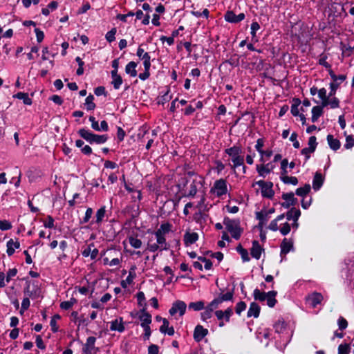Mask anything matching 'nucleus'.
<instances>
[{"instance_id": "f257e3e1", "label": "nucleus", "mask_w": 354, "mask_h": 354, "mask_svg": "<svg viewBox=\"0 0 354 354\" xmlns=\"http://www.w3.org/2000/svg\"><path fill=\"white\" fill-rule=\"evenodd\" d=\"M77 133L82 139L85 140L90 145H102L106 142L109 139V136L106 134H95L85 128L80 129L77 131Z\"/></svg>"}, {"instance_id": "f03ea898", "label": "nucleus", "mask_w": 354, "mask_h": 354, "mask_svg": "<svg viewBox=\"0 0 354 354\" xmlns=\"http://www.w3.org/2000/svg\"><path fill=\"white\" fill-rule=\"evenodd\" d=\"M328 24L333 26L337 24L339 18L342 19L348 15L345 11L344 6L336 2H334L330 5L328 8Z\"/></svg>"}, {"instance_id": "7ed1b4c3", "label": "nucleus", "mask_w": 354, "mask_h": 354, "mask_svg": "<svg viewBox=\"0 0 354 354\" xmlns=\"http://www.w3.org/2000/svg\"><path fill=\"white\" fill-rule=\"evenodd\" d=\"M277 295V291L270 290L268 292L261 291L258 288L254 289L253 297L255 301H264L267 300V305L270 308H273L277 303L275 297Z\"/></svg>"}, {"instance_id": "20e7f679", "label": "nucleus", "mask_w": 354, "mask_h": 354, "mask_svg": "<svg viewBox=\"0 0 354 354\" xmlns=\"http://www.w3.org/2000/svg\"><path fill=\"white\" fill-rule=\"evenodd\" d=\"M223 223L225 225L226 230L231 234L232 237L235 240H239L243 232V228L240 226V220L231 219L225 216Z\"/></svg>"}, {"instance_id": "39448f33", "label": "nucleus", "mask_w": 354, "mask_h": 354, "mask_svg": "<svg viewBox=\"0 0 354 354\" xmlns=\"http://www.w3.org/2000/svg\"><path fill=\"white\" fill-rule=\"evenodd\" d=\"M234 287L235 286H234L232 290L227 291L225 293H223V289L220 288L221 292L218 296L214 298L210 303H209L207 306H209V308L214 311V310L218 308L219 305H221L223 302L233 301Z\"/></svg>"}, {"instance_id": "423d86ee", "label": "nucleus", "mask_w": 354, "mask_h": 354, "mask_svg": "<svg viewBox=\"0 0 354 354\" xmlns=\"http://www.w3.org/2000/svg\"><path fill=\"white\" fill-rule=\"evenodd\" d=\"M256 185H258L261 187V196L263 198L269 199H272L273 198L274 192L272 189L274 185L272 182L260 180L259 181L254 182L252 187H254Z\"/></svg>"}, {"instance_id": "0eeeda50", "label": "nucleus", "mask_w": 354, "mask_h": 354, "mask_svg": "<svg viewBox=\"0 0 354 354\" xmlns=\"http://www.w3.org/2000/svg\"><path fill=\"white\" fill-rule=\"evenodd\" d=\"M24 293L31 298L39 297L41 293V289L38 286V281H26V286L24 288Z\"/></svg>"}, {"instance_id": "6e6552de", "label": "nucleus", "mask_w": 354, "mask_h": 354, "mask_svg": "<svg viewBox=\"0 0 354 354\" xmlns=\"http://www.w3.org/2000/svg\"><path fill=\"white\" fill-rule=\"evenodd\" d=\"M214 189L216 190V196L218 197L226 194L227 192V181L223 178L216 180L214 183V187L211 188L210 192H212Z\"/></svg>"}, {"instance_id": "1a4fd4ad", "label": "nucleus", "mask_w": 354, "mask_h": 354, "mask_svg": "<svg viewBox=\"0 0 354 354\" xmlns=\"http://www.w3.org/2000/svg\"><path fill=\"white\" fill-rule=\"evenodd\" d=\"M187 305L185 301L176 300L172 304L171 308L169 310L170 315L174 316L178 312L180 316H183L186 311Z\"/></svg>"}, {"instance_id": "9d476101", "label": "nucleus", "mask_w": 354, "mask_h": 354, "mask_svg": "<svg viewBox=\"0 0 354 354\" xmlns=\"http://www.w3.org/2000/svg\"><path fill=\"white\" fill-rule=\"evenodd\" d=\"M281 198L286 201L280 203L283 208L288 209L290 206H295L297 203V198L295 197L294 193L290 192L283 193Z\"/></svg>"}, {"instance_id": "9b49d317", "label": "nucleus", "mask_w": 354, "mask_h": 354, "mask_svg": "<svg viewBox=\"0 0 354 354\" xmlns=\"http://www.w3.org/2000/svg\"><path fill=\"white\" fill-rule=\"evenodd\" d=\"M139 319L141 321V327L149 326L152 322L151 315L147 311V304H144V308L140 310Z\"/></svg>"}, {"instance_id": "f8f14e48", "label": "nucleus", "mask_w": 354, "mask_h": 354, "mask_svg": "<svg viewBox=\"0 0 354 354\" xmlns=\"http://www.w3.org/2000/svg\"><path fill=\"white\" fill-rule=\"evenodd\" d=\"M245 17L243 12L239 13L236 15L232 10H227L224 15V19L226 21L232 24H237L243 21Z\"/></svg>"}, {"instance_id": "ddd939ff", "label": "nucleus", "mask_w": 354, "mask_h": 354, "mask_svg": "<svg viewBox=\"0 0 354 354\" xmlns=\"http://www.w3.org/2000/svg\"><path fill=\"white\" fill-rule=\"evenodd\" d=\"M301 216V211L299 209H296L295 207H292L289 211H288L286 214V217L288 221L293 220V223L292 226L293 228H297L299 226V223H297L299 218Z\"/></svg>"}, {"instance_id": "4468645a", "label": "nucleus", "mask_w": 354, "mask_h": 354, "mask_svg": "<svg viewBox=\"0 0 354 354\" xmlns=\"http://www.w3.org/2000/svg\"><path fill=\"white\" fill-rule=\"evenodd\" d=\"M204 183L203 178L201 176H198V178L193 180L192 183L190 185V189L188 193H186L185 192L183 194V196L187 197H194L195 195L197 193V184L203 185Z\"/></svg>"}, {"instance_id": "2eb2a0df", "label": "nucleus", "mask_w": 354, "mask_h": 354, "mask_svg": "<svg viewBox=\"0 0 354 354\" xmlns=\"http://www.w3.org/2000/svg\"><path fill=\"white\" fill-rule=\"evenodd\" d=\"M324 297L323 295L317 292H313L308 295L306 297V301L313 308H315L318 304H320Z\"/></svg>"}, {"instance_id": "dca6fc26", "label": "nucleus", "mask_w": 354, "mask_h": 354, "mask_svg": "<svg viewBox=\"0 0 354 354\" xmlns=\"http://www.w3.org/2000/svg\"><path fill=\"white\" fill-rule=\"evenodd\" d=\"M207 334L208 330L198 324L194 328L193 337L195 342H200Z\"/></svg>"}, {"instance_id": "f3484780", "label": "nucleus", "mask_w": 354, "mask_h": 354, "mask_svg": "<svg viewBox=\"0 0 354 354\" xmlns=\"http://www.w3.org/2000/svg\"><path fill=\"white\" fill-rule=\"evenodd\" d=\"M252 246L250 249V254L251 256L259 260L261 258V255L262 252L264 251V249L260 245L259 243L257 240L252 241Z\"/></svg>"}, {"instance_id": "a211bd4d", "label": "nucleus", "mask_w": 354, "mask_h": 354, "mask_svg": "<svg viewBox=\"0 0 354 354\" xmlns=\"http://www.w3.org/2000/svg\"><path fill=\"white\" fill-rule=\"evenodd\" d=\"M110 330L111 331H118L122 333L125 330L124 326L123 318L120 317L119 319H115L111 322Z\"/></svg>"}, {"instance_id": "6ab92c4d", "label": "nucleus", "mask_w": 354, "mask_h": 354, "mask_svg": "<svg viewBox=\"0 0 354 354\" xmlns=\"http://www.w3.org/2000/svg\"><path fill=\"white\" fill-rule=\"evenodd\" d=\"M324 182V177L322 174L317 171L315 172L313 180V189L316 192L320 189Z\"/></svg>"}, {"instance_id": "aec40b11", "label": "nucleus", "mask_w": 354, "mask_h": 354, "mask_svg": "<svg viewBox=\"0 0 354 354\" xmlns=\"http://www.w3.org/2000/svg\"><path fill=\"white\" fill-rule=\"evenodd\" d=\"M261 307L257 303L253 301L250 304V307L247 313V317H254V318H257L259 317Z\"/></svg>"}, {"instance_id": "412c9836", "label": "nucleus", "mask_w": 354, "mask_h": 354, "mask_svg": "<svg viewBox=\"0 0 354 354\" xmlns=\"http://www.w3.org/2000/svg\"><path fill=\"white\" fill-rule=\"evenodd\" d=\"M281 252L280 255L286 256L292 249H293L292 241H288L286 238H284L281 243Z\"/></svg>"}, {"instance_id": "4be33fe9", "label": "nucleus", "mask_w": 354, "mask_h": 354, "mask_svg": "<svg viewBox=\"0 0 354 354\" xmlns=\"http://www.w3.org/2000/svg\"><path fill=\"white\" fill-rule=\"evenodd\" d=\"M6 252L9 257L12 256L15 253V249H18L20 247V243L18 239L14 241L13 239H10L6 243Z\"/></svg>"}, {"instance_id": "5701e85b", "label": "nucleus", "mask_w": 354, "mask_h": 354, "mask_svg": "<svg viewBox=\"0 0 354 354\" xmlns=\"http://www.w3.org/2000/svg\"><path fill=\"white\" fill-rule=\"evenodd\" d=\"M274 169V166L271 163H268L266 165H257V171L259 176L265 177V174H270L272 169Z\"/></svg>"}, {"instance_id": "b1692460", "label": "nucleus", "mask_w": 354, "mask_h": 354, "mask_svg": "<svg viewBox=\"0 0 354 354\" xmlns=\"http://www.w3.org/2000/svg\"><path fill=\"white\" fill-rule=\"evenodd\" d=\"M136 266H133L131 268L129 275L126 278L125 280H122L120 283L121 286L123 288H126L127 287V285H130L133 283V279L136 277V274L135 273Z\"/></svg>"}, {"instance_id": "393cba45", "label": "nucleus", "mask_w": 354, "mask_h": 354, "mask_svg": "<svg viewBox=\"0 0 354 354\" xmlns=\"http://www.w3.org/2000/svg\"><path fill=\"white\" fill-rule=\"evenodd\" d=\"M198 239V234L196 232H187L184 234V242L186 245L194 244Z\"/></svg>"}, {"instance_id": "a878e982", "label": "nucleus", "mask_w": 354, "mask_h": 354, "mask_svg": "<svg viewBox=\"0 0 354 354\" xmlns=\"http://www.w3.org/2000/svg\"><path fill=\"white\" fill-rule=\"evenodd\" d=\"M328 144L330 147V148L333 151L338 150L341 147V142L340 141L337 139L334 138L333 136L331 134H328L326 138Z\"/></svg>"}, {"instance_id": "bb28decb", "label": "nucleus", "mask_w": 354, "mask_h": 354, "mask_svg": "<svg viewBox=\"0 0 354 354\" xmlns=\"http://www.w3.org/2000/svg\"><path fill=\"white\" fill-rule=\"evenodd\" d=\"M242 152L241 147L238 145H234L232 147L225 149V153L232 158H234L236 156H239L242 153Z\"/></svg>"}, {"instance_id": "cd10ccee", "label": "nucleus", "mask_w": 354, "mask_h": 354, "mask_svg": "<svg viewBox=\"0 0 354 354\" xmlns=\"http://www.w3.org/2000/svg\"><path fill=\"white\" fill-rule=\"evenodd\" d=\"M138 64L133 61L129 62L125 66V73L129 75L132 77H135L138 75L136 71Z\"/></svg>"}, {"instance_id": "c85d7f7f", "label": "nucleus", "mask_w": 354, "mask_h": 354, "mask_svg": "<svg viewBox=\"0 0 354 354\" xmlns=\"http://www.w3.org/2000/svg\"><path fill=\"white\" fill-rule=\"evenodd\" d=\"M13 97L22 100L24 104L26 105H31L32 104V100L29 97L28 93H27L18 92L13 95Z\"/></svg>"}, {"instance_id": "c756f323", "label": "nucleus", "mask_w": 354, "mask_h": 354, "mask_svg": "<svg viewBox=\"0 0 354 354\" xmlns=\"http://www.w3.org/2000/svg\"><path fill=\"white\" fill-rule=\"evenodd\" d=\"M311 189L310 185L308 183H306L304 187H301L297 188L295 190V194L301 197L304 198L306 196H307Z\"/></svg>"}, {"instance_id": "7c9ffc66", "label": "nucleus", "mask_w": 354, "mask_h": 354, "mask_svg": "<svg viewBox=\"0 0 354 354\" xmlns=\"http://www.w3.org/2000/svg\"><path fill=\"white\" fill-rule=\"evenodd\" d=\"M236 250L237 252L241 255L242 261L243 262H248L250 261V258L249 257L248 250L243 248L241 244H239L236 246Z\"/></svg>"}, {"instance_id": "2f4dec72", "label": "nucleus", "mask_w": 354, "mask_h": 354, "mask_svg": "<svg viewBox=\"0 0 354 354\" xmlns=\"http://www.w3.org/2000/svg\"><path fill=\"white\" fill-rule=\"evenodd\" d=\"M208 215L204 213H202L201 211L196 212L194 214V220L201 226H203L206 223V219Z\"/></svg>"}, {"instance_id": "473e14b6", "label": "nucleus", "mask_w": 354, "mask_h": 354, "mask_svg": "<svg viewBox=\"0 0 354 354\" xmlns=\"http://www.w3.org/2000/svg\"><path fill=\"white\" fill-rule=\"evenodd\" d=\"M318 97L322 100V104L323 106L329 105V97L326 95V89L322 88L318 90Z\"/></svg>"}, {"instance_id": "72a5a7b5", "label": "nucleus", "mask_w": 354, "mask_h": 354, "mask_svg": "<svg viewBox=\"0 0 354 354\" xmlns=\"http://www.w3.org/2000/svg\"><path fill=\"white\" fill-rule=\"evenodd\" d=\"M280 180L284 184H291L292 185H297L298 184V179L295 176H288V174L286 176H280Z\"/></svg>"}, {"instance_id": "f704fd0d", "label": "nucleus", "mask_w": 354, "mask_h": 354, "mask_svg": "<svg viewBox=\"0 0 354 354\" xmlns=\"http://www.w3.org/2000/svg\"><path fill=\"white\" fill-rule=\"evenodd\" d=\"M94 96L92 94H89L85 100V105L87 111L94 110L96 107L95 104L93 102Z\"/></svg>"}, {"instance_id": "c9c22d12", "label": "nucleus", "mask_w": 354, "mask_h": 354, "mask_svg": "<svg viewBox=\"0 0 354 354\" xmlns=\"http://www.w3.org/2000/svg\"><path fill=\"white\" fill-rule=\"evenodd\" d=\"M170 91L169 88H167V91L162 95L160 97L158 98V104L164 105L166 102L170 101L172 98V95H169V93Z\"/></svg>"}, {"instance_id": "e433bc0d", "label": "nucleus", "mask_w": 354, "mask_h": 354, "mask_svg": "<svg viewBox=\"0 0 354 354\" xmlns=\"http://www.w3.org/2000/svg\"><path fill=\"white\" fill-rule=\"evenodd\" d=\"M189 308L195 311H199L205 308V302L203 301H198L189 304Z\"/></svg>"}, {"instance_id": "4c0bfd02", "label": "nucleus", "mask_w": 354, "mask_h": 354, "mask_svg": "<svg viewBox=\"0 0 354 354\" xmlns=\"http://www.w3.org/2000/svg\"><path fill=\"white\" fill-rule=\"evenodd\" d=\"M251 32L250 34L252 35V40L257 41V31L260 29V25L257 21H253L251 24Z\"/></svg>"}, {"instance_id": "58836bf2", "label": "nucleus", "mask_w": 354, "mask_h": 354, "mask_svg": "<svg viewBox=\"0 0 354 354\" xmlns=\"http://www.w3.org/2000/svg\"><path fill=\"white\" fill-rule=\"evenodd\" d=\"M344 134L346 136V143L344 144V147L346 149H350L354 146V136H346V131L344 133Z\"/></svg>"}, {"instance_id": "ea45409f", "label": "nucleus", "mask_w": 354, "mask_h": 354, "mask_svg": "<svg viewBox=\"0 0 354 354\" xmlns=\"http://www.w3.org/2000/svg\"><path fill=\"white\" fill-rule=\"evenodd\" d=\"M286 324L283 320H278L273 326L274 331L277 333H282L286 328Z\"/></svg>"}, {"instance_id": "a19ab883", "label": "nucleus", "mask_w": 354, "mask_h": 354, "mask_svg": "<svg viewBox=\"0 0 354 354\" xmlns=\"http://www.w3.org/2000/svg\"><path fill=\"white\" fill-rule=\"evenodd\" d=\"M105 213H106V207L105 206H102L96 212V221H95V223H100L104 217V215H105Z\"/></svg>"}, {"instance_id": "79ce46f5", "label": "nucleus", "mask_w": 354, "mask_h": 354, "mask_svg": "<svg viewBox=\"0 0 354 354\" xmlns=\"http://www.w3.org/2000/svg\"><path fill=\"white\" fill-rule=\"evenodd\" d=\"M256 218L259 221H262L266 223L269 218V214L266 212V210L262 209L260 212H257L255 213Z\"/></svg>"}, {"instance_id": "37998d69", "label": "nucleus", "mask_w": 354, "mask_h": 354, "mask_svg": "<svg viewBox=\"0 0 354 354\" xmlns=\"http://www.w3.org/2000/svg\"><path fill=\"white\" fill-rule=\"evenodd\" d=\"M232 161L233 162V165H232V168H236L239 166L243 165L244 164V157L241 154L239 156H236L234 158H232Z\"/></svg>"}, {"instance_id": "c03bdc74", "label": "nucleus", "mask_w": 354, "mask_h": 354, "mask_svg": "<svg viewBox=\"0 0 354 354\" xmlns=\"http://www.w3.org/2000/svg\"><path fill=\"white\" fill-rule=\"evenodd\" d=\"M111 79H112L111 84L113 85L114 89H115V90L119 89L123 82L121 75H119L116 77H112Z\"/></svg>"}, {"instance_id": "a18cd8bd", "label": "nucleus", "mask_w": 354, "mask_h": 354, "mask_svg": "<svg viewBox=\"0 0 354 354\" xmlns=\"http://www.w3.org/2000/svg\"><path fill=\"white\" fill-rule=\"evenodd\" d=\"M96 341V338L95 337L91 336L88 337L86 339V344L83 348V351L86 352L87 349H93L94 348V344Z\"/></svg>"}, {"instance_id": "49530a36", "label": "nucleus", "mask_w": 354, "mask_h": 354, "mask_svg": "<svg viewBox=\"0 0 354 354\" xmlns=\"http://www.w3.org/2000/svg\"><path fill=\"white\" fill-rule=\"evenodd\" d=\"M351 347L348 344H341L338 346V354H349Z\"/></svg>"}, {"instance_id": "de8ad7c7", "label": "nucleus", "mask_w": 354, "mask_h": 354, "mask_svg": "<svg viewBox=\"0 0 354 354\" xmlns=\"http://www.w3.org/2000/svg\"><path fill=\"white\" fill-rule=\"evenodd\" d=\"M213 310L209 308V306H206L205 308V310L201 313V319L205 322L207 319H210L212 317V313Z\"/></svg>"}, {"instance_id": "09e8293b", "label": "nucleus", "mask_w": 354, "mask_h": 354, "mask_svg": "<svg viewBox=\"0 0 354 354\" xmlns=\"http://www.w3.org/2000/svg\"><path fill=\"white\" fill-rule=\"evenodd\" d=\"M117 32V29L116 28H113L111 29V30H109L105 35V38L106 39V41L109 43L115 41V34Z\"/></svg>"}, {"instance_id": "8fccbe9b", "label": "nucleus", "mask_w": 354, "mask_h": 354, "mask_svg": "<svg viewBox=\"0 0 354 354\" xmlns=\"http://www.w3.org/2000/svg\"><path fill=\"white\" fill-rule=\"evenodd\" d=\"M326 106L322 105H317L313 107L311 110V113L313 115L317 116L319 118L323 114V108Z\"/></svg>"}, {"instance_id": "3c124183", "label": "nucleus", "mask_w": 354, "mask_h": 354, "mask_svg": "<svg viewBox=\"0 0 354 354\" xmlns=\"http://www.w3.org/2000/svg\"><path fill=\"white\" fill-rule=\"evenodd\" d=\"M156 241L158 245H160L162 248V250H167L169 249V245L166 242V238L165 236H162L159 237H156Z\"/></svg>"}, {"instance_id": "603ef678", "label": "nucleus", "mask_w": 354, "mask_h": 354, "mask_svg": "<svg viewBox=\"0 0 354 354\" xmlns=\"http://www.w3.org/2000/svg\"><path fill=\"white\" fill-rule=\"evenodd\" d=\"M142 59L143 60V66L144 68H151V57L148 53H145L143 54L142 57Z\"/></svg>"}, {"instance_id": "864d4df0", "label": "nucleus", "mask_w": 354, "mask_h": 354, "mask_svg": "<svg viewBox=\"0 0 354 354\" xmlns=\"http://www.w3.org/2000/svg\"><path fill=\"white\" fill-rule=\"evenodd\" d=\"M247 305L245 301H239L235 306V312L237 315H240L241 313L246 309Z\"/></svg>"}, {"instance_id": "5fc2aeb1", "label": "nucleus", "mask_w": 354, "mask_h": 354, "mask_svg": "<svg viewBox=\"0 0 354 354\" xmlns=\"http://www.w3.org/2000/svg\"><path fill=\"white\" fill-rule=\"evenodd\" d=\"M288 165V159L284 158L281 160V176H286L288 174V171L287 170Z\"/></svg>"}, {"instance_id": "6e6d98bb", "label": "nucleus", "mask_w": 354, "mask_h": 354, "mask_svg": "<svg viewBox=\"0 0 354 354\" xmlns=\"http://www.w3.org/2000/svg\"><path fill=\"white\" fill-rule=\"evenodd\" d=\"M308 147L310 149H312L315 151L317 146L318 145L317 142V138L314 136H312L308 139Z\"/></svg>"}, {"instance_id": "4d7b16f0", "label": "nucleus", "mask_w": 354, "mask_h": 354, "mask_svg": "<svg viewBox=\"0 0 354 354\" xmlns=\"http://www.w3.org/2000/svg\"><path fill=\"white\" fill-rule=\"evenodd\" d=\"M340 82H330V92L328 93V97H333L335 95L336 91L339 88L340 85Z\"/></svg>"}, {"instance_id": "13d9d810", "label": "nucleus", "mask_w": 354, "mask_h": 354, "mask_svg": "<svg viewBox=\"0 0 354 354\" xmlns=\"http://www.w3.org/2000/svg\"><path fill=\"white\" fill-rule=\"evenodd\" d=\"M93 214V209L91 207H88L86 210L85 215L82 221H80V223H86L89 221Z\"/></svg>"}, {"instance_id": "bf43d9fd", "label": "nucleus", "mask_w": 354, "mask_h": 354, "mask_svg": "<svg viewBox=\"0 0 354 354\" xmlns=\"http://www.w3.org/2000/svg\"><path fill=\"white\" fill-rule=\"evenodd\" d=\"M198 261L205 263L204 268L205 270H210L212 268V262L211 260L204 257H198Z\"/></svg>"}, {"instance_id": "052dcab7", "label": "nucleus", "mask_w": 354, "mask_h": 354, "mask_svg": "<svg viewBox=\"0 0 354 354\" xmlns=\"http://www.w3.org/2000/svg\"><path fill=\"white\" fill-rule=\"evenodd\" d=\"M337 324H338L339 329L340 330H345L348 326L347 320L342 316H340L339 317V319L337 320Z\"/></svg>"}, {"instance_id": "680f3d73", "label": "nucleus", "mask_w": 354, "mask_h": 354, "mask_svg": "<svg viewBox=\"0 0 354 354\" xmlns=\"http://www.w3.org/2000/svg\"><path fill=\"white\" fill-rule=\"evenodd\" d=\"M137 301H138V305L139 306H142L144 308V304H147L145 302V293L142 291H140L137 293Z\"/></svg>"}, {"instance_id": "e2e57ef3", "label": "nucleus", "mask_w": 354, "mask_h": 354, "mask_svg": "<svg viewBox=\"0 0 354 354\" xmlns=\"http://www.w3.org/2000/svg\"><path fill=\"white\" fill-rule=\"evenodd\" d=\"M129 243L134 248H140L142 245V241L140 239L134 237L129 238Z\"/></svg>"}, {"instance_id": "0e129e2a", "label": "nucleus", "mask_w": 354, "mask_h": 354, "mask_svg": "<svg viewBox=\"0 0 354 354\" xmlns=\"http://www.w3.org/2000/svg\"><path fill=\"white\" fill-rule=\"evenodd\" d=\"M12 228V224L7 220H0V230L2 231L8 230Z\"/></svg>"}, {"instance_id": "69168bd1", "label": "nucleus", "mask_w": 354, "mask_h": 354, "mask_svg": "<svg viewBox=\"0 0 354 354\" xmlns=\"http://www.w3.org/2000/svg\"><path fill=\"white\" fill-rule=\"evenodd\" d=\"M327 56L326 55L322 54L321 58L319 59V64L323 66L326 69H330L331 68V65L326 62Z\"/></svg>"}, {"instance_id": "338daca9", "label": "nucleus", "mask_w": 354, "mask_h": 354, "mask_svg": "<svg viewBox=\"0 0 354 354\" xmlns=\"http://www.w3.org/2000/svg\"><path fill=\"white\" fill-rule=\"evenodd\" d=\"M172 225L169 222L162 223L160 226V230L162 232V233L165 235L168 234L171 230Z\"/></svg>"}, {"instance_id": "774afa93", "label": "nucleus", "mask_w": 354, "mask_h": 354, "mask_svg": "<svg viewBox=\"0 0 354 354\" xmlns=\"http://www.w3.org/2000/svg\"><path fill=\"white\" fill-rule=\"evenodd\" d=\"M94 93L97 96H100V95H104V96H106V95H107V92L106 91V88L103 86H97V87L95 88Z\"/></svg>"}]
</instances>
